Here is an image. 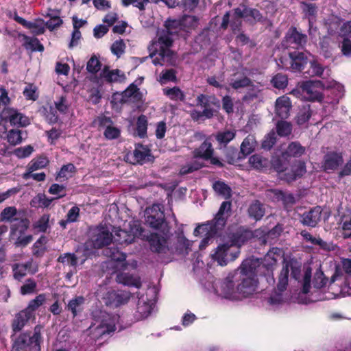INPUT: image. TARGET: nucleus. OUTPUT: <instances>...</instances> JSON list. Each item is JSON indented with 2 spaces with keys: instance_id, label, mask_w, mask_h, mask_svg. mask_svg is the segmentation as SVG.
<instances>
[{
  "instance_id": "nucleus-1",
  "label": "nucleus",
  "mask_w": 351,
  "mask_h": 351,
  "mask_svg": "<svg viewBox=\"0 0 351 351\" xmlns=\"http://www.w3.org/2000/svg\"><path fill=\"white\" fill-rule=\"evenodd\" d=\"M276 261L275 258H272L270 263L265 264L260 262L258 259L250 258L242 262L237 270L239 271V282L237 284L239 300L248 298L256 291L258 275L267 276L273 283L275 282L273 271Z\"/></svg>"
},
{
  "instance_id": "nucleus-2",
  "label": "nucleus",
  "mask_w": 351,
  "mask_h": 351,
  "mask_svg": "<svg viewBox=\"0 0 351 351\" xmlns=\"http://www.w3.org/2000/svg\"><path fill=\"white\" fill-rule=\"evenodd\" d=\"M291 271V276L297 280L301 271V263L295 258L284 259L282 261V268L278 276V281L276 289L278 293L271 295L268 299V303L271 305H278L282 302V292L287 287L289 281V271Z\"/></svg>"
},
{
  "instance_id": "nucleus-3",
  "label": "nucleus",
  "mask_w": 351,
  "mask_h": 351,
  "mask_svg": "<svg viewBox=\"0 0 351 351\" xmlns=\"http://www.w3.org/2000/svg\"><path fill=\"white\" fill-rule=\"evenodd\" d=\"M41 325H36L34 330L21 332L14 341L12 351H40L42 337Z\"/></svg>"
},
{
  "instance_id": "nucleus-4",
  "label": "nucleus",
  "mask_w": 351,
  "mask_h": 351,
  "mask_svg": "<svg viewBox=\"0 0 351 351\" xmlns=\"http://www.w3.org/2000/svg\"><path fill=\"white\" fill-rule=\"evenodd\" d=\"M308 61L306 53L294 50L289 51L287 55L282 56L278 60V65L282 69L303 73L304 69L307 67Z\"/></svg>"
},
{
  "instance_id": "nucleus-5",
  "label": "nucleus",
  "mask_w": 351,
  "mask_h": 351,
  "mask_svg": "<svg viewBox=\"0 0 351 351\" xmlns=\"http://www.w3.org/2000/svg\"><path fill=\"white\" fill-rule=\"evenodd\" d=\"M324 88L325 84L321 80H307L298 82L297 89H293L291 93L295 95L300 90L308 101L321 102L324 99L322 91Z\"/></svg>"
},
{
  "instance_id": "nucleus-6",
  "label": "nucleus",
  "mask_w": 351,
  "mask_h": 351,
  "mask_svg": "<svg viewBox=\"0 0 351 351\" xmlns=\"http://www.w3.org/2000/svg\"><path fill=\"white\" fill-rule=\"evenodd\" d=\"M144 228L139 220H132L128 229H119L115 233V241L121 245H129L134 242L136 238L143 237Z\"/></svg>"
},
{
  "instance_id": "nucleus-7",
  "label": "nucleus",
  "mask_w": 351,
  "mask_h": 351,
  "mask_svg": "<svg viewBox=\"0 0 351 351\" xmlns=\"http://www.w3.org/2000/svg\"><path fill=\"white\" fill-rule=\"evenodd\" d=\"M94 317L95 323L92 330L96 333L97 337L110 334L116 330L114 319L108 313L97 311L94 313Z\"/></svg>"
},
{
  "instance_id": "nucleus-8",
  "label": "nucleus",
  "mask_w": 351,
  "mask_h": 351,
  "mask_svg": "<svg viewBox=\"0 0 351 351\" xmlns=\"http://www.w3.org/2000/svg\"><path fill=\"white\" fill-rule=\"evenodd\" d=\"M112 238V234L106 225L101 224L89 230V241L95 249H101L109 245Z\"/></svg>"
},
{
  "instance_id": "nucleus-9",
  "label": "nucleus",
  "mask_w": 351,
  "mask_h": 351,
  "mask_svg": "<svg viewBox=\"0 0 351 351\" xmlns=\"http://www.w3.org/2000/svg\"><path fill=\"white\" fill-rule=\"evenodd\" d=\"M1 121L10 123L13 126L26 127L29 125V119L25 114L19 112L14 108L5 106L0 112Z\"/></svg>"
},
{
  "instance_id": "nucleus-10",
  "label": "nucleus",
  "mask_w": 351,
  "mask_h": 351,
  "mask_svg": "<svg viewBox=\"0 0 351 351\" xmlns=\"http://www.w3.org/2000/svg\"><path fill=\"white\" fill-rule=\"evenodd\" d=\"M307 39L306 34H302L298 31L295 27L291 26L286 33L282 45L286 48L303 49L307 43Z\"/></svg>"
},
{
  "instance_id": "nucleus-11",
  "label": "nucleus",
  "mask_w": 351,
  "mask_h": 351,
  "mask_svg": "<svg viewBox=\"0 0 351 351\" xmlns=\"http://www.w3.org/2000/svg\"><path fill=\"white\" fill-rule=\"evenodd\" d=\"M145 223L152 228L158 230L165 222V213L160 206L154 204L152 207L147 208L145 211Z\"/></svg>"
},
{
  "instance_id": "nucleus-12",
  "label": "nucleus",
  "mask_w": 351,
  "mask_h": 351,
  "mask_svg": "<svg viewBox=\"0 0 351 351\" xmlns=\"http://www.w3.org/2000/svg\"><path fill=\"white\" fill-rule=\"evenodd\" d=\"M232 244L223 243L219 245L215 252L212 255L213 259L216 261L221 266L226 265L228 261L235 260L239 254V251L230 252Z\"/></svg>"
},
{
  "instance_id": "nucleus-13",
  "label": "nucleus",
  "mask_w": 351,
  "mask_h": 351,
  "mask_svg": "<svg viewBox=\"0 0 351 351\" xmlns=\"http://www.w3.org/2000/svg\"><path fill=\"white\" fill-rule=\"evenodd\" d=\"M130 298L128 292L113 290L108 291L104 299L106 306L118 307L128 303Z\"/></svg>"
},
{
  "instance_id": "nucleus-14",
  "label": "nucleus",
  "mask_w": 351,
  "mask_h": 351,
  "mask_svg": "<svg viewBox=\"0 0 351 351\" xmlns=\"http://www.w3.org/2000/svg\"><path fill=\"white\" fill-rule=\"evenodd\" d=\"M322 208L317 206L301 215L300 222L303 226L315 228L321 221Z\"/></svg>"
},
{
  "instance_id": "nucleus-15",
  "label": "nucleus",
  "mask_w": 351,
  "mask_h": 351,
  "mask_svg": "<svg viewBox=\"0 0 351 351\" xmlns=\"http://www.w3.org/2000/svg\"><path fill=\"white\" fill-rule=\"evenodd\" d=\"M343 162V156L341 152H328L322 161V168L325 171H335Z\"/></svg>"
},
{
  "instance_id": "nucleus-16",
  "label": "nucleus",
  "mask_w": 351,
  "mask_h": 351,
  "mask_svg": "<svg viewBox=\"0 0 351 351\" xmlns=\"http://www.w3.org/2000/svg\"><path fill=\"white\" fill-rule=\"evenodd\" d=\"M223 229V227H221L219 225L218 226V223L214 219H212L205 223L197 226L194 230L193 234L195 237H215L219 231Z\"/></svg>"
},
{
  "instance_id": "nucleus-17",
  "label": "nucleus",
  "mask_w": 351,
  "mask_h": 351,
  "mask_svg": "<svg viewBox=\"0 0 351 351\" xmlns=\"http://www.w3.org/2000/svg\"><path fill=\"white\" fill-rule=\"evenodd\" d=\"M229 85L236 90L255 86L250 77L244 73L239 71L235 72L232 75Z\"/></svg>"
},
{
  "instance_id": "nucleus-18",
  "label": "nucleus",
  "mask_w": 351,
  "mask_h": 351,
  "mask_svg": "<svg viewBox=\"0 0 351 351\" xmlns=\"http://www.w3.org/2000/svg\"><path fill=\"white\" fill-rule=\"evenodd\" d=\"M234 276L229 274L221 282V292L226 298L239 300L237 294V286L234 282Z\"/></svg>"
},
{
  "instance_id": "nucleus-19",
  "label": "nucleus",
  "mask_w": 351,
  "mask_h": 351,
  "mask_svg": "<svg viewBox=\"0 0 351 351\" xmlns=\"http://www.w3.org/2000/svg\"><path fill=\"white\" fill-rule=\"evenodd\" d=\"M291 108V99L286 95L279 97L276 101L275 112L276 116L282 119H286L289 117Z\"/></svg>"
},
{
  "instance_id": "nucleus-20",
  "label": "nucleus",
  "mask_w": 351,
  "mask_h": 351,
  "mask_svg": "<svg viewBox=\"0 0 351 351\" xmlns=\"http://www.w3.org/2000/svg\"><path fill=\"white\" fill-rule=\"evenodd\" d=\"M150 250L153 252L161 253L165 252L167 248V239L164 236L159 234L158 233H151L147 237Z\"/></svg>"
},
{
  "instance_id": "nucleus-21",
  "label": "nucleus",
  "mask_w": 351,
  "mask_h": 351,
  "mask_svg": "<svg viewBox=\"0 0 351 351\" xmlns=\"http://www.w3.org/2000/svg\"><path fill=\"white\" fill-rule=\"evenodd\" d=\"M254 237L253 232L249 229L243 228H239L233 232L230 237L231 244L235 246L241 247Z\"/></svg>"
},
{
  "instance_id": "nucleus-22",
  "label": "nucleus",
  "mask_w": 351,
  "mask_h": 351,
  "mask_svg": "<svg viewBox=\"0 0 351 351\" xmlns=\"http://www.w3.org/2000/svg\"><path fill=\"white\" fill-rule=\"evenodd\" d=\"M31 319H34V317L29 313H27L24 309L21 310L16 314L12 322L11 327L12 331L14 333L20 332Z\"/></svg>"
},
{
  "instance_id": "nucleus-23",
  "label": "nucleus",
  "mask_w": 351,
  "mask_h": 351,
  "mask_svg": "<svg viewBox=\"0 0 351 351\" xmlns=\"http://www.w3.org/2000/svg\"><path fill=\"white\" fill-rule=\"evenodd\" d=\"M232 203L230 201H224L221 203L219 209L214 217V220L221 227L224 228L228 217L231 215Z\"/></svg>"
},
{
  "instance_id": "nucleus-24",
  "label": "nucleus",
  "mask_w": 351,
  "mask_h": 351,
  "mask_svg": "<svg viewBox=\"0 0 351 351\" xmlns=\"http://www.w3.org/2000/svg\"><path fill=\"white\" fill-rule=\"evenodd\" d=\"M30 221L27 217H16L10 226V237L23 235L29 228Z\"/></svg>"
},
{
  "instance_id": "nucleus-25",
  "label": "nucleus",
  "mask_w": 351,
  "mask_h": 351,
  "mask_svg": "<svg viewBox=\"0 0 351 351\" xmlns=\"http://www.w3.org/2000/svg\"><path fill=\"white\" fill-rule=\"evenodd\" d=\"M243 17H240L234 13L233 18L230 21V14L229 12H226L223 18L222 22L220 25V28L225 30L228 28V25L230 23L231 30L233 34H237L241 30L242 21L241 19Z\"/></svg>"
},
{
  "instance_id": "nucleus-26",
  "label": "nucleus",
  "mask_w": 351,
  "mask_h": 351,
  "mask_svg": "<svg viewBox=\"0 0 351 351\" xmlns=\"http://www.w3.org/2000/svg\"><path fill=\"white\" fill-rule=\"evenodd\" d=\"M214 149L213 145L208 138H206L198 148L193 151V156L196 158H202L208 160L213 156Z\"/></svg>"
},
{
  "instance_id": "nucleus-27",
  "label": "nucleus",
  "mask_w": 351,
  "mask_h": 351,
  "mask_svg": "<svg viewBox=\"0 0 351 351\" xmlns=\"http://www.w3.org/2000/svg\"><path fill=\"white\" fill-rule=\"evenodd\" d=\"M211 25L212 23H210V27L204 28L195 38V43H197L201 48L206 47L210 45L211 39L216 37V34L214 30L211 29Z\"/></svg>"
},
{
  "instance_id": "nucleus-28",
  "label": "nucleus",
  "mask_w": 351,
  "mask_h": 351,
  "mask_svg": "<svg viewBox=\"0 0 351 351\" xmlns=\"http://www.w3.org/2000/svg\"><path fill=\"white\" fill-rule=\"evenodd\" d=\"M234 14L240 17H252L256 22L263 21V16L259 10L256 9L249 8L245 5H241L240 7L234 9Z\"/></svg>"
},
{
  "instance_id": "nucleus-29",
  "label": "nucleus",
  "mask_w": 351,
  "mask_h": 351,
  "mask_svg": "<svg viewBox=\"0 0 351 351\" xmlns=\"http://www.w3.org/2000/svg\"><path fill=\"white\" fill-rule=\"evenodd\" d=\"M101 77L104 78L107 82H122L125 79V75L119 69L109 70L108 66H105L101 73Z\"/></svg>"
},
{
  "instance_id": "nucleus-30",
  "label": "nucleus",
  "mask_w": 351,
  "mask_h": 351,
  "mask_svg": "<svg viewBox=\"0 0 351 351\" xmlns=\"http://www.w3.org/2000/svg\"><path fill=\"white\" fill-rule=\"evenodd\" d=\"M247 214L250 218L256 221H260L265 214V208L259 200L254 201L248 207Z\"/></svg>"
},
{
  "instance_id": "nucleus-31",
  "label": "nucleus",
  "mask_w": 351,
  "mask_h": 351,
  "mask_svg": "<svg viewBox=\"0 0 351 351\" xmlns=\"http://www.w3.org/2000/svg\"><path fill=\"white\" fill-rule=\"evenodd\" d=\"M305 151L306 148L299 142H291L289 144L285 151L282 152V156L285 158L291 157L299 158L305 153Z\"/></svg>"
},
{
  "instance_id": "nucleus-32",
  "label": "nucleus",
  "mask_w": 351,
  "mask_h": 351,
  "mask_svg": "<svg viewBox=\"0 0 351 351\" xmlns=\"http://www.w3.org/2000/svg\"><path fill=\"white\" fill-rule=\"evenodd\" d=\"M313 114L311 106L304 104L298 107V111L295 116V122L298 125H303L307 123Z\"/></svg>"
},
{
  "instance_id": "nucleus-33",
  "label": "nucleus",
  "mask_w": 351,
  "mask_h": 351,
  "mask_svg": "<svg viewBox=\"0 0 351 351\" xmlns=\"http://www.w3.org/2000/svg\"><path fill=\"white\" fill-rule=\"evenodd\" d=\"M84 302L85 299L83 296H76L69 301L65 309L70 311L74 318L83 311Z\"/></svg>"
},
{
  "instance_id": "nucleus-34",
  "label": "nucleus",
  "mask_w": 351,
  "mask_h": 351,
  "mask_svg": "<svg viewBox=\"0 0 351 351\" xmlns=\"http://www.w3.org/2000/svg\"><path fill=\"white\" fill-rule=\"evenodd\" d=\"M159 56L163 62H166L168 65L176 66L178 64V55L173 51L169 48L161 47L159 51Z\"/></svg>"
},
{
  "instance_id": "nucleus-35",
  "label": "nucleus",
  "mask_w": 351,
  "mask_h": 351,
  "mask_svg": "<svg viewBox=\"0 0 351 351\" xmlns=\"http://www.w3.org/2000/svg\"><path fill=\"white\" fill-rule=\"evenodd\" d=\"M66 195V193L62 195H58L56 197H47L45 193H38L37 195L32 200L31 205L32 206H35L34 204L37 203L38 207L40 208H48L52 202L55 199H58L62 197H64Z\"/></svg>"
},
{
  "instance_id": "nucleus-36",
  "label": "nucleus",
  "mask_w": 351,
  "mask_h": 351,
  "mask_svg": "<svg viewBox=\"0 0 351 351\" xmlns=\"http://www.w3.org/2000/svg\"><path fill=\"white\" fill-rule=\"evenodd\" d=\"M308 64L309 65L308 69H304L303 72L305 77H321L323 75L324 68L317 60H309Z\"/></svg>"
},
{
  "instance_id": "nucleus-37",
  "label": "nucleus",
  "mask_w": 351,
  "mask_h": 351,
  "mask_svg": "<svg viewBox=\"0 0 351 351\" xmlns=\"http://www.w3.org/2000/svg\"><path fill=\"white\" fill-rule=\"evenodd\" d=\"M249 164L254 169L263 170L268 167L269 161L261 154H255L249 158Z\"/></svg>"
},
{
  "instance_id": "nucleus-38",
  "label": "nucleus",
  "mask_w": 351,
  "mask_h": 351,
  "mask_svg": "<svg viewBox=\"0 0 351 351\" xmlns=\"http://www.w3.org/2000/svg\"><path fill=\"white\" fill-rule=\"evenodd\" d=\"M151 156V151L147 147L141 144L136 145L133 152V157L134 162L143 164L145 161V158Z\"/></svg>"
},
{
  "instance_id": "nucleus-39",
  "label": "nucleus",
  "mask_w": 351,
  "mask_h": 351,
  "mask_svg": "<svg viewBox=\"0 0 351 351\" xmlns=\"http://www.w3.org/2000/svg\"><path fill=\"white\" fill-rule=\"evenodd\" d=\"M302 10L305 16L308 19L309 32L313 27L315 18L317 14V6L315 3H307L306 1H302Z\"/></svg>"
},
{
  "instance_id": "nucleus-40",
  "label": "nucleus",
  "mask_w": 351,
  "mask_h": 351,
  "mask_svg": "<svg viewBox=\"0 0 351 351\" xmlns=\"http://www.w3.org/2000/svg\"><path fill=\"white\" fill-rule=\"evenodd\" d=\"M104 254L117 262H123L126 259V254L120 251L117 246H111L104 250Z\"/></svg>"
},
{
  "instance_id": "nucleus-41",
  "label": "nucleus",
  "mask_w": 351,
  "mask_h": 351,
  "mask_svg": "<svg viewBox=\"0 0 351 351\" xmlns=\"http://www.w3.org/2000/svg\"><path fill=\"white\" fill-rule=\"evenodd\" d=\"M46 300V295L44 293L38 295L34 299L30 300L27 306L24 308L27 313L35 319V311L42 306Z\"/></svg>"
},
{
  "instance_id": "nucleus-42",
  "label": "nucleus",
  "mask_w": 351,
  "mask_h": 351,
  "mask_svg": "<svg viewBox=\"0 0 351 351\" xmlns=\"http://www.w3.org/2000/svg\"><path fill=\"white\" fill-rule=\"evenodd\" d=\"M49 163L47 156H39L33 158L27 165V170L30 171H35L39 169L45 168Z\"/></svg>"
},
{
  "instance_id": "nucleus-43",
  "label": "nucleus",
  "mask_w": 351,
  "mask_h": 351,
  "mask_svg": "<svg viewBox=\"0 0 351 351\" xmlns=\"http://www.w3.org/2000/svg\"><path fill=\"white\" fill-rule=\"evenodd\" d=\"M140 95L139 88L132 83L121 93L119 102L125 104L128 101L129 98L138 99Z\"/></svg>"
},
{
  "instance_id": "nucleus-44",
  "label": "nucleus",
  "mask_w": 351,
  "mask_h": 351,
  "mask_svg": "<svg viewBox=\"0 0 351 351\" xmlns=\"http://www.w3.org/2000/svg\"><path fill=\"white\" fill-rule=\"evenodd\" d=\"M148 126L147 118L145 114H141L137 118L136 133V135L141 138H144L147 136V130Z\"/></svg>"
},
{
  "instance_id": "nucleus-45",
  "label": "nucleus",
  "mask_w": 351,
  "mask_h": 351,
  "mask_svg": "<svg viewBox=\"0 0 351 351\" xmlns=\"http://www.w3.org/2000/svg\"><path fill=\"white\" fill-rule=\"evenodd\" d=\"M236 136V131L234 130H226L217 133L215 139L221 145L226 146Z\"/></svg>"
},
{
  "instance_id": "nucleus-46",
  "label": "nucleus",
  "mask_w": 351,
  "mask_h": 351,
  "mask_svg": "<svg viewBox=\"0 0 351 351\" xmlns=\"http://www.w3.org/2000/svg\"><path fill=\"white\" fill-rule=\"evenodd\" d=\"M164 94L171 100L183 101L185 99L184 93L178 87L165 88Z\"/></svg>"
},
{
  "instance_id": "nucleus-47",
  "label": "nucleus",
  "mask_w": 351,
  "mask_h": 351,
  "mask_svg": "<svg viewBox=\"0 0 351 351\" xmlns=\"http://www.w3.org/2000/svg\"><path fill=\"white\" fill-rule=\"evenodd\" d=\"M167 33L169 35H176L183 29L182 20L168 19L165 23Z\"/></svg>"
},
{
  "instance_id": "nucleus-48",
  "label": "nucleus",
  "mask_w": 351,
  "mask_h": 351,
  "mask_svg": "<svg viewBox=\"0 0 351 351\" xmlns=\"http://www.w3.org/2000/svg\"><path fill=\"white\" fill-rule=\"evenodd\" d=\"M24 46L26 49H29L33 51L42 52L45 49L44 46L40 43L37 38L29 37L27 36H25Z\"/></svg>"
},
{
  "instance_id": "nucleus-49",
  "label": "nucleus",
  "mask_w": 351,
  "mask_h": 351,
  "mask_svg": "<svg viewBox=\"0 0 351 351\" xmlns=\"http://www.w3.org/2000/svg\"><path fill=\"white\" fill-rule=\"evenodd\" d=\"M51 10H49L46 14V16H49L50 19L45 23V26L49 30L53 31L61 26L63 23V21L59 16L53 14V13H51Z\"/></svg>"
},
{
  "instance_id": "nucleus-50",
  "label": "nucleus",
  "mask_w": 351,
  "mask_h": 351,
  "mask_svg": "<svg viewBox=\"0 0 351 351\" xmlns=\"http://www.w3.org/2000/svg\"><path fill=\"white\" fill-rule=\"evenodd\" d=\"M276 132L281 137L288 136L291 134L292 125L286 121H278L276 125Z\"/></svg>"
},
{
  "instance_id": "nucleus-51",
  "label": "nucleus",
  "mask_w": 351,
  "mask_h": 351,
  "mask_svg": "<svg viewBox=\"0 0 351 351\" xmlns=\"http://www.w3.org/2000/svg\"><path fill=\"white\" fill-rule=\"evenodd\" d=\"M287 159L288 158H283L282 155L281 156L273 157L269 162L276 171L278 173H283L287 169L288 164L286 162Z\"/></svg>"
},
{
  "instance_id": "nucleus-52",
  "label": "nucleus",
  "mask_w": 351,
  "mask_h": 351,
  "mask_svg": "<svg viewBox=\"0 0 351 351\" xmlns=\"http://www.w3.org/2000/svg\"><path fill=\"white\" fill-rule=\"evenodd\" d=\"M17 214V209L14 206L5 207L0 214L1 221L13 223L15 220V216Z\"/></svg>"
},
{
  "instance_id": "nucleus-53",
  "label": "nucleus",
  "mask_w": 351,
  "mask_h": 351,
  "mask_svg": "<svg viewBox=\"0 0 351 351\" xmlns=\"http://www.w3.org/2000/svg\"><path fill=\"white\" fill-rule=\"evenodd\" d=\"M213 188L217 193L223 196L226 198H229L231 197V189L223 182L216 181L213 184Z\"/></svg>"
},
{
  "instance_id": "nucleus-54",
  "label": "nucleus",
  "mask_w": 351,
  "mask_h": 351,
  "mask_svg": "<svg viewBox=\"0 0 351 351\" xmlns=\"http://www.w3.org/2000/svg\"><path fill=\"white\" fill-rule=\"evenodd\" d=\"M273 86L278 89H284L288 85V77L285 74L277 73L271 80Z\"/></svg>"
},
{
  "instance_id": "nucleus-55",
  "label": "nucleus",
  "mask_w": 351,
  "mask_h": 351,
  "mask_svg": "<svg viewBox=\"0 0 351 351\" xmlns=\"http://www.w3.org/2000/svg\"><path fill=\"white\" fill-rule=\"evenodd\" d=\"M46 237L45 236H41L33 245L32 247V253L33 255L36 257H42L45 251L46 248L44 246L45 243Z\"/></svg>"
},
{
  "instance_id": "nucleus-56",
  "label": "nucleus",
  "mask_w": 351,
  "mask_h": 351,
  "mask_svg": "<svg viewBox=\"0 0 351 351\" xmlns=\"http://www.w3.org/2000/svg\"><path fill=\"white\" fill-rule=\"evenodd\" d=\"M23 94L27 100L36 101L39 97L37 87L32 83L27 84L23 90Z\"/></svg>"
},
{
  "instance_id": "nucleus-57",
  "label": "nucleus",
  "mask_w": 351,
  "mask_h": 351,
  "mask_svg": "<svg viewBox=\"0 0 351 351\" xmlns=\"http://www.w3.org/2000/svg\"><path fill=\"white\" fill-rule=\"evenodd\" d=\"M117 280L119 283H121L124 285L134 286L138 288L141 285L140 282L129 274H121L117 275Z\"/></svg>"
},
{
  "instance_id": "nucleus-58",
  "label": "nucleus",
  "mask_w": 351,
  "mask_h": 351,
  "mask_svg": "<svg viewBox=\"0 0 351 351\" xmlns=\"http://www.w3.org/2000/svg\"><path fill=\"white\" fill-rule=\"evenodd\" d=\"M37 283L33 278H28L20 288V293L26 295L34 293L36 290Z\"/></svg>"
},
{
  "instance_id": "nucleus-59",
  "label": "nucleus",
  "mask_w": 351,
  "mask_h": 351,
  "mask_svg": "<svg viewBox=\"0 0 351 351\" xmlns=\"http://www.w3.org/2000/svg\"><path fill=\"white\" fill-rule=\"evenodd\" d=\"M45 23L43 19H37L34 22L28 23L27 29H32L34 34L40 35L44 34L45 31Z\"/></svg>"
},
{
  "instance_id": "nucleus-60",
  "label": "nucleus",
  "mask_w": 351,
  "mask_h": 351,
  "mask_svg": "<svg viewBox=\"0 0 351 351\" xmlns=\"http://www.w3.org/2000/svg\"><path fill=\"white\" fill-rule=\"evenodd\" d=\"M8 142L12 145H16L22 142L21 131L18 129H11L7 134Z\"/></svg>"
},
{
  "instance_id": "nucleus-61",
  "label": "nucleus",
  "mask_w": 351,
  "mask_h": 351,
  "mask_svg": "<svg viewBox=\"0 0 351 351\" xmlns=\"http://www.w3.org/2000/svg\"><path fill=\"white\" fill-rule=\"evenodd\" d=\"M49 215L44 214L34 224V229L40 232H46L49 227Z\"/></svg>"
},
{
  "instance_id": "nucleus-62",
  "label": "nucleus",
  "mask_w": 351,
  "mask_h": 351,
  "mask_svg": "<svg viewBox=\"0 0 351 351\" xmlns=\"http://www.w3.org/2000/svg\"><path fill=\"white\" fill-rule=\"evenodd\" d=\"M176 71L173 69L162 71L160 75L159 82L161 84H165L168 82H176Z\"/></svg>"
},
{
  "instance_id": "nucleus-63",
  "label": "nucleus",
  "mask_w": 351,
  "mask_h": 351,
  "mask_svg": "<svg viewBox=\"0 0 351 351\" xmlns=\"http://www.w3.org/2000/svg\"><path fill=\"white\" fill-rule=\"evenodd\" d=\"M58 262L67 264L71 266H75L77 264V258L73 253H65L58 258Z\"/></svg>"
},
{
  "instance_id": "nucleus-64",
  "label": "nucleus",
  "mask_w": 351,
  "mask_h": 351,
  "mask_svg": "<svg viewBox=\"0 0 351 351\" xmlns=\"http://www.w3.org/2000/svg\"><path fill=\"white\" fill-rule=\"evenodd\" d=\"M101 62L95 56H93L87 62L86 70L90 73L95 74L101 69Z\"/></svg>"
}]
</instances>
